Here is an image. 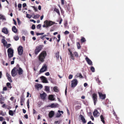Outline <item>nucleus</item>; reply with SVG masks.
I'll use <instances>...</instances> for the list:
<instances>
[{
    "mask_svg": "<svg viewBox=\"0 0 124 124\" xmlns=\"http://www.w3.org/2000/svg\"><path fill=\"white\" fill-rule=\"evenodd\" d=\"M13 20L14 22V24L16 25V23L15 20L14 19H13Z\"/></svg>",
    "mask_w": 124,
    "mask_h": 124,
    "instance_id": "63",
    "label": "nucleus"
},
{
    "mask_svg": "<svg viewBox=\"0 0 124 124\" xmlns=\"http://www.w3.org/2000/svg\"><path fill=\"white\" fill-rule=\"evenodd\" d=\"M85 59L88 64L91 66L93 65L92 62L87 57L85 58Z\"/></svg>",
    "mask_w": 124,
    "mask_h": 124,
    "instance_id": "13",
    "label": "nucleus"
},
{
    "mask_svg": "<svg viewBox=\"0 0 124 124\" xmlns=\"http://www.w3.org/2000/svg\"><path fill=\"white\" fill-rule=\"evenodd\" d=\"M7 90V88L6 87H5L3 88V91H6Z\"/></svg>",
    "mask_w": 124,
    "mask_h": 124,
    "instance_id": "59",
    "label": "nucleus"
},
{
    "mask_svg": "<svg viewBox=\"0 0 124 124\" xmlns=\"http://www.w3.org/2000/svg\"><path fill=\"white\" fill-rule=\"evenodd\" d=\"M66 10L67 12H69L70 11V8L69 6L68 5L67 8H66Z\"/></svg>",
    "mask_w": 124,
    "mask_h": 124,
    "instance_id": "32",
    "label": "nucleus"
},
{
    "mask_svg": "<svg viewBox=\"0 0 124 124\" xmlns=\"http://www.w3.org/2000/svg\"><path fill=\"white\" fill-rule=\"evenodd\" d=\"M40 16L39 15H36L34 16L33 18H36L39 17Z\"/></svg>",
    "mask_w": 124,
    "mask_h": 124,
    "instance_id": "43",
    "label": "nucleus"
},
{
    "mask_svg": "<svg viewBox=\"0 0 124 124\" xmlns=\"http://www.w3.org/2000/svg\"><path fill=\"white\" fill-rule=\"evenodd\" d=\"M9 114L10 115L12 116H13L14 115V113L13 111L9 110Z\"/></svg>",
    "mask_w": 124,
    "mask_h": 124,
    "instance_id": "36",
    "label": "nucleus"
},
{
    "mask_svg": "<svg viewBox=\"0 0 124 124\" xmlns=\"http://www.w3.org/2000/svg\"><path fill=\"white\" fill-rule=\"evenodd\" d=\"M11 46V44H8L7 45V44L6 46L7 48H8L10 47Z\"/></svg>",
    "mask_w": 124,
    "mask_h": 124,
    "instance_id": "51",
    "label": "nucleus"
},
{
    "mask_svg": "<svg viewBox=\"0 0 124 124\" xmlns=\"http://www.w3.org/2000/svg\"><path fill=\"white\" fill-rule=\"evenodd\" d=\"M69 31H65L64 32V34L65 35H67L69 34Z\"/></svg>",
    "mask_w": 124,
    "mask_h": 124,
    "instance_id": "54",
    "label": "nucleus"
},
{
    "mask_svg": "<svg viewBox=\"0 0 124 124\" xmlns=\"http://www.w3.org/2000/svg\"><path fill=\"white\" fill-rule=\"evenodd\" d=\"M80 41L82 43H83L86 41L84 37H82L80 39Z\"/></svg>",
    "mask_w": 124,
    "mask_h": 124,
    "instance_id": "29",
    "label": "nucleus"
},
{
    "mask_svg": "<svg viewBox=\"0 0 124 124\" xmlns=\"http://www.w3.org/2000/svg\"><path fill=\"white\" fill-rule=\"evenodd\" d=\"M74 54L75 57H78V53L76 52H74Z\"/></svg>",
    "mask_w": 124,
    "mask_h": 124,
    "instance_id": "47",
    "label": "nucleus"
},
{
    "mask_svg": "<svg viewBox=\"0 0 124 124\" xmlns=\"http://www.w3.org/2000/svg\"><path fill=\"white\" fill-rule=\"evenodd\" d=\"M43 47V45H40L36 47L34 50V53L36 55H37L40 51L41 50Z\"/></svg>",
    "mask_w": 124,
    "mask_h": 124,
    "instance_id": "3",
    "label": "nucleus"
},
{
    "mask_svg": "<svg viewBox=\"0 0 124 124\" xmlns=\"http://www.w3.org/2000/svg\"><path fill=\"white\" fill-rule=\"evenodd\" d=\"M7 53L8 57L10 59L13 56L14 51L12 48H9L7 50Z\"/></svg>",
    "mask_w": 124,
    "mask_h": 124,
    "instance_id": "2",
    "label": "nucleus"
},
{
    "mask_svg": "<svg viewBox=\"0 0 124 124\" xmlns=\"http://www.w3.org/2000/svg\"><path fill=\"white\" fill-rule=\"evenodd\" d=\"M26 6V3H24L23 4V7H24Z\"/></svg>",
    "mask_w": 124,
    "mask_h": 124,
    "instance_id": "62",
    "label": "nucleus"
},
{
    "mask_svg": "<svg viewBox=\"0 0 124 124\" xmlns=\"http://www.w3.org/2000/svg\"><path fill=\"white\" fill-rule=\"evenodd\" d=\"M4 98L3 97H1V98H0V103L1 104H3L4 102H3V101H4Z\"/></svg>",
    "mask_w": 124,
    "mask_h": 124,
    "instance_id": "27",
    "label": "nucleus"
},
{
    "mask_svg": "<svg viewBox=\"0 0 124 124\" xmlns=\"http://www.w3.org/2000/svg\"><path fill=\"white\" fill-rule=\"evenodd\" d=\"M48 99L50 100L53 101L54 100V96L52 95H49L48 97Z\"/></svg>",
    "mask_w": 124,
    "mask_h": 124,
    "instance_id": "21",
    "label": "nucleus"
},
{
    "mask_svg": "<svg viewBox=\"0 0 124 124\" xmlns=\"http://www.w3.org/2000/svg\"><path fill=\"white\" fill-rule=\"evenodd\" d=\"M77 48L78 49H80L81 47L80 44L79 42H77Z\"/></svg>",
    "mask_w": 124,
    "mask_h": 124,
    "instance_id": "34",
    "label": "nucleus"
},
{
    "mask_svg": "<svg viewBox=\"0 0 124 124\" xmlns=\"http://www.w3.org/2000/svg\"><path fill=\"white\" fill-rule=\"evenodd\" d=\"M44 33H36V35L37 36H38L39 35H42L44 34Z\"/></svg>",
    "mask_w": 124,
    "mask_h": 124,
    "instance_id": "45",
    "label": "nucleus"
},
{
    "mask_svg": "<svg viewBox=\"0 0 124 124\" xmlns=\"http://www.w3.org/2000/svg\"><path fill=\"white\" fill-rule=\"evenodd\" d=\"M18 54L20 55H21L23 54V48L22 46H19L17 49Z\"/></svg>",
    "mask_w": 124,
    "mask_h": 124,
    "instance_id": "6",
    "label": "nucleus"
},
{
    "mask_svg": "<svg viewBox=\"0 0 124 124\" xmlns=\"http://www.w3.org/2000/svg\"><path fill=\"white\" fill-rule=\"evenodd\" d=\"M46 55V53L45 51H42L39 54V60L42 62L44 61V59L45 58V57Z\"/></svg>",
    "mask_w": 124,
    "mask_h": 124,
    "instance_id": "1",
    "label": "nucleus"
},
{
    "mask_svg": "<svg viewBox=\"0 0 124 124\" xmlns=\"http://www.w3.org/2000/svg\"><path fill=\"white\" fill-rule=\"evenodd\" d=\"M100 118L101 119V121L104 124L105 122L104 120V118L103 117V116L102 115H101L100 116Z\"/></svg>",
    "mask_w": 124,
    "mask_h": 124,
    "instance_id": "24",
    "label": "nucleus"
},
{
    "mask_svg": "<svg viewBox=\"0 0 124 124\" xmlns=\"http://www.w3.org/2000/svg\"><path fill=\"white\" fill-rule=\"evenodd\" d=\"M14 39L15 40L17 41L18 40L19 37L17 36H15L14 37Z\"/></svg>",
    "mask_w": 124,
    "mask_h": 124,
    "instance_id": "37",
    "label": "nucleus"
},
{
    "mask_svg": "<svg viewBox=\"0 0 124 124\" xmlns=\"http://www.w3.org/2000/svg\"><path fill=\"white\" fill-rule=\"evenodd\" d=\"M98 93L100 99L102 100L105 99L106 98L105 94H103L99 92H98Z\"/></svg>",
    "mask_w": 124,
    "mask_h": 124,
    "instance_id": "10",
    "label": "nucleus"
},
{
    "mask_svg": "<svg viewBox=\"0 0 124 124\" xmlns=\"http://www.w3.org/2000/svg\"><path fill=\"white\" fill-rule=\"evenodd\" d=\"M41 26V25L40 24H38L37 26V29H40Z\"/></svg>",
    "mask_w": 124,
    "mask_h": 124,
    "instance_id": "44",
    "label": "nucleus"
},
{
    "mask_svg": "<svg viewBox=\"0 0 124 124\" xmlns=\"http://www.w3.org/2000/svg\"><path fill=\"white\" fill-rule=\"evenodd\" d=\"M61 116V114L60 113H57L56 115V117H59Z\"/></svg>",
    "mask_w": 124,
    "mask_h": 124,
    "instance_id": "50",
    "label": "nucleus"
},
{
    "mask_svg": "<svg viewBox=\"0 0 124 124\" xmlns=\"http://www.w3.org/2000/svg\"><path fill=\"white\" fill-rule=\"evenodd\" d=\"M18 8H21L22 7V4H19L18 5ZM21 10V8H19V10Z\"/></svg>",
    "mask_w": 124,
    "mask_h": 124,
    "instance_id": "42",
    "label": "nucleus"
},
{
    "mask_svg": "<svg viewBox=\"0 0 124 124\" xmlns=\"http://www.w3.org/2000/svg\"><path fill=\"white\" fill-rule=\"evenodd\" d=\"M44 23L46 24V27L51 26L55 23L54 22L52 21H48L47 20L45 21Z\"/></svg>",
    "mask_w": 124,
    "mask_h": 124,
    "instance_id": "4",
    "label": "nucleus"
},
{
    "mask_svg": "<svg viewBox=\"0 0 124 124\" xmlns=\"http://www.w3.org/2000/svg\"><path fill=\"white\" fill-rule=\"evenodd\" d=\"M12 30L15 33H16L17 32V30L16 27L15 26L12 27Z\"/></svg>",
    "mask_w": 124,
    "mask_h": 124,
    "instance_id": "22",
    "label": "nucleus"
},
{
    "mask_svg": "<svg viewBox=\"0 0 124 124\" xmlns=\"http://www.w3.org/2000/svg\"><path fill=\"white\" fill-rule=\"evenodd\" d=\"M31 28L32 29H34L35 28V26L34 24H33L31 27Z\"/></svg>",
    "mask_w": 124,
    "mask_h": 124,
    "instance_id": "53",
    "label": "nucleus"
},
{
    "mask_svg": "<svg viewBox=\"0 0 124 124\" xmlns=\"http://www.w3.org/2000/svg\"><path fill=\"white\" fill-rule=\"evenodd\" d=\"M17 22H18V24L19 25H20V24H21V22L20 21L19 19L18 18H17Z\"/></svg>",
    "mask_w": 124,
    "mask_h": 124,
    "instance_id": "52",
    "label": "nucleus"
},
{
    "mask_svg": "<svg viewBox=\"0 0 124 124\" xmlns=\"http://www.w3.org/2000/svg\"><path fill=\"white\" fill-rule=\"evenodd\" d=\"M25 100V99L24 98L23 95H22L20 98V102H24Z\"/></svg>",
    "mask_w": 124,
    "mask_h": 124,
    "instance_id": "26",
    "label": "nucleus"
},
{
    "mask_svg": "<svg viewBox=\"0 0 124 124\" xmlns=\"http://www.w3.org/2000/svg\"><path fill=\"white\" fill-rule=\"evenodd\" d=\"M75 77H79L80 78H83V77L82 75L80 73H78L77 75H76Z\"/></svg>",
    "mask_w": 124,
    "mask_h": 124,
    "instance_id": "25",
    "label": "nucleus"
},
{
    "mask_svg": "<svg viewBox=\"0 0 124 124\" xmlns=\"http://www.w3.org/2000/svg\"><path fill=\"white\" fill-rule=\"evenodd\" d=\"M54 11L55 12L57 13L58 15H60V13L59 10L56 8H54Z\"/></svg>",
    "mask_w": 124,
    "mask_h": 124,
    "instance_id": "20",
    "label": "nucleus"
},
{
    "mask_svg": "<svg viewBox=\"0 0 124 124\" xmlns=\"http://www.w3.org/2000/svg\"><path fill=\"white\" fill-rule=\"evenodd\" d=\"M47 69V66L45 64H44L42 68L40 70L39 72L40 73H42L46 70Z\"/></svg>",
    "mask_w": 124,
    "mask_h": 124,
    "instance_id": "9",
    "label": "nucleus"
},
{
    "mask_svg": "<svg viewBox=\"0 0 124 124\" xmlns=\"http://www.w3.org/2000/svg\"><path fill=\"white\" fill-rule=\"evenodd\" d=\"M16 69V67H15L11 71V74L12 76L15 77L16 75L17 72L15 70V69Z\"/></svg>",
    "mask_w": 124,
    "mask_h": 124,
    "instance_id": "11",
    "label": "nucleus"
},
{
    "mask_svg": "<svg viewBox=\"0 0 124 124\" xmlns=\"http://www.w3.org/2000/svg\"><path fill=\"white\" fill-rule=\"evenodd\" d=\"M46 94L45 92H44L42 94H40V97L42 100H45L46 99Z\"/></svg>",
    "mask_w": 124,
    "mask_h": 124,
    "instance_id": "12",
    "label": "nucleus"
},
{
    "mask_svg": "<svg viewBox=\"0 0 124 124\" xmlns=\"http://www.w3.org/2000/svg\"><path fill=\"white\" fill-rule=\"evenodd\" d=\"M31 7L34 8V10L35 12L37 11V8H36L35 6H31Z\"/></svg>",
    "mask_w": 124,
    "mask_h": 124,
    "instance_id": "48",
    "label": "nucleus"
},
{
    "mask_svg": "<svg viewBox=\"0 0 124 124\" xmlns=\"http://www.w3.org/2000/svg\"><path fill=\"white\" fill-rule=\"evenodd\" d=\"M90 70H91V71L93 72L95 71L94 68L93 66H91V67Z\"/></svg>",
    "mask_w": 124,
    "mask_h": 124,
    "instance_id": "40",
    "label": "nucleus"
},
{
    "mask_svg": "<svg viewBox=\"0 0 124 124\" xmlns=\"http://www.w3.org/2000/svg\"><path fill=\"white\" fill-rule=\"evenodd\" d=\"M33 114H34L36 113V111L34 109H33Z\"/></svg>",
    "mask_w": 124,
    "mask_h": 124,
    "instance_id": "61",
    "label": "nucleus"
},
{
    "mask_svg": "<svg viewBox=\"0 0 124 124\" xmlns=\"http://www.w3.org/2000/svg\"><path fill=\"white\" fill-rule=\"evenodd\" d=\"M61 3L62 5H64V0H61Z\"/></svg>",
    "mask_w": 124,
    "mask_h": 124,
    "instance_id": "56",
    "label": "nucleus"
},
{
    "mask_svg": "<svg viewBox=\"0 0 124 124\" xmlns=\"http://www.w3.org/2000/svg\"><path fill=\"white\" fill-rule=\"evenodd\" d=\"M97 95L96 93H93L92 95V98L93 100L94 105H95L97 101Z\"/></svg>",
    "mask_w": 124,
    "mask_h": 124,
    "instance_id": "7",
    "label": "nucleus"
},
{
    "mask_svg": "<svg viewBox=\"0 0 124 124\" xmlns=\"http://www.w3.org/2000/svg\"><path fill=\"white\" fill-rule=\"evenodd\" d=\"M1 42L3 44L4 46H6L7 44V41L5 40H1Z\"/></svg>",
    "mask_w": 124,
    "mask_h": 124,
    "instance_id": "23",
    "label": "nucleus"
},
{
    "mask_svg": "<svg viewBox=\"0 0 124 124\" xmlns=\"http://www.w3.org/2000/svg\"><path fill=\"white\" fill-rule=\"evenodd\" d=\"M41 79L42 80V82L43 83H48V81L47 78L43 76H42L40 77Z\"/></svg>",
    "mask_w": 124,
    "mask_h": 124,
    "instance_id": "16",
    "label": "nucleus"
},
{
    "mask_svg": "<svg viewBox=\"0 0 124 124\" xmlns=\"http://www.w3.org/2000/svg\"><path fill=\"white\" fill-rule=\"evenodd\" d=\"M55 56L57 58H59V53L58 52L56 53L55 54Z\"/></svg>",
    "mask_w": 124,
    "mask_h": 124,
    "instance_id": "33",
    "label": "nucleus"
},
{
    "mask_svg": "<svg viewBox=\"0 0 124 124\" xmlns=\"http://www.w3.org/2000/svg\"><path fill=\"white\" fill-rule=\"evenodd\" d=\"M2 32L6 34H8V29L6 27H4L2 29Z\"/></svg>",
    "mask_w": 124,
    "mask_h": 124,
    "instance_id": "18",
    "label": "nucleus"
},
{
    "mask_svg": "<svg viewBox=\"0 0 124 124\" xmlns=\"http://www.w3.org/2000/svg\"><path fill=\"white\" fill-rule=\"evenodd\" d=\"M45 75L47 76H48L50 75V74L49 72H47L45 73Z\"/></svg>",
    "mask_w": 124,
    "mask_h": 124,
    "instance_id": "60",
    "label": "nucleus"
},
{
    "mask_svg": "<svg viewBox=\"0 0 124 124\" xmlns=\"http://www.w3.org/2000/svg\"><path fill=\"white\" fill-rule=\"evenodd\" d=\"M29 99H28L27 102V107L28 108H29Z\"/></svg>",
    "mask_w": 124,
    "mask_h": 124,
    "instance_id": "46",
    "label": "nucleus"
},
{
    "mask_svg": "<svg viewBox=\"0 0 124 124\" xmlns=\"http://www.w3.org/2000/svg\"><path fill=\"white\" fill-rule=\"evenodd\" d=\"M100 113L97 109H95L93 113V115L94 116H99Z\"/></svg>",
    "mask_w": 124,
    "mask_h": 124,
    "instance_id": "14",
    "label": "nucleus"
},
{
    "mask_svg": "<svg viewBox=\"0 0 124 124\" xmlns=\"http://www.w3.org/2000/svg\"><path fill=\"white\" fill-rule=\"evenodd\" d=\"M6 76L7 77V78L8 77H11L10 75L8 73H6Z\"/></svg>",
    "mask_w": 124,
    "mask_h": 124,
    "instance_id": "57",
    "label": "nucleus"
},
{
    "mask_svg": "<svg viewBox=\"0 0 124 124\" xmlns=\"http://www.w3.org/2000/svg\"><path fill=\"white\" fill-rule=\"evenodd\" d=\"M58 104H55L54 103H52L51 104L50 106H49V107H51V108H55L56 107H58Z\"/></svg>",
    "mask_w": 124,
    "mask_h": 124,
    "instance_id": "19",
    "label": "nucleus"
},
{
    "mask_svg": "<svg viewBox=\"0 0 124 124\" xmlns=\"http://www.w3.org/2000/svg\"><path fill=\"white\" fill-rule=\"evenodd\" d=\"M79 116L81 118V119L82 120V122L83 123H85L86 122V121L84 118L83 116L81 115H79Z\"/></svg>",
    "mask_w": 124,
    "mask_h": 124,
    "instance_id": "17",
    "label": "nucleus"
},
{
    "mask_svg": "<svg viewBox=\"0 0 124 124\" xmlns=\"http://www.w3.org/2000/svg\"><path fill=\"white\" fill-rule=\"evenodd\" d=\"M26 17L29 18H31V16H30V15L28 14H26Z\"/></svg>",
    "mask_w": 124,
    "mask_h": 124,
    "instance_id": "55",
    "label": "nucleus"
},
{
    "mask_svg": "<svg viewBox=\"0 0 124 124\" xmlns=\"http://www.w3.org/2000/svg\"><path fill=\"white\" fill-rule=\"evenodd\" d=\"M61 123V121H55L54 123L56 124H60Z\"/></svg>",
    "mask_w": 124,
    "mask_h": 124,
    "instance_id": "49",
    "label": "nucleus"
},
{
    "mask_svg": "<svg viewBox=\"0 0 124 124\" xmlns=\"http://www.w3.org/2000/svg\"><path fill=\"white\" fill-rule=\"evenodd\" d=\"M54 114V111H51L49 112L48 116L50 118H52Z\"/></svg>",
    "mask_w": 124,
    "mask_h": 124,
    "instance_id": "15",
    "label": "nucleus"
},
{
    "mask_svg": "<svg viewBox=\"0 0 124 124\" xmlns=\"http://www.w3.org/2000/svg\"><path fill=\"white\" fill-rule=\"evenodd\" d=\"M6 85L9 88H11L12 87V86L11 85V84L10 83L8 82L7 83Z\"/></svg>",
    "mask_w": 124,
    "mask_h": 124,
    "instance_id": "31",
    "label": "nucleus"
},
{
    "mask_svg": "<svg viewBox=\"0 0 124 124\" xmlns=\"http://www.w3.org/2000/svg\"><path fill=\"white\" fill-rule=\"evenodd\" d=\"M53 89L54 92H59V90L57 89V87L56 86H55L53 87Z\"/></svg>",
    "mask_w": 124,
    "mask_h": 124,
    "instance_id": "28",
    "label": "nucleus"
},
{
    "mask_svg": "<svg viewBox=\"0 0 124 124\" xmlns=\"http://www.w3.org/2000/svg\"><path fill=\"white\" fill-rule=\"evenodd\" d=\"M73 76L72 75H69V79H71L72 78V77Z\"/></svg>",
    "mask_w": 124,
    "mask_h": 124,
    "instance_id": "58",
    "label": "nucleus"
},
{
    "mask_svg": "<svg viewBox=\"0 0 124 124\" xmlns=\"http://www.w3.org/2000/svg\"><path fill=\"white\" fill-rule=\"evenodd\" d=\"M24 117L26 119H27L28 118V116L27 114H25L24 116Z\"/></svg>",
    "mask_w": 124,
    "mask_h": 124,
    "instance_id": "64",
    "label": "nucleus"
},
{
    "mask_svg": "<svg viewBox=\"0 0 124 124\" xmlns=\"http://www.w3.org/2000/svg\"><path fill=\"white\" fill-rule=\"evenodd\" d=\"M16 67L17 68H19V69H17L16 70L17 71H18V74L19 75H21L22 74L23 72V71L22 69L21 68L19 67V65L18 64L16 65Z\"/></svg>",
    "mask_w": 124,
    "mask_h": 124,
    "instance_id": "8",
    "label": "nucleus"
},
{
    "mask_svg": "<svg viewBox=\"0 0 124 124\" xmlns=\"http://www.w3.org/2000/svg\"><path fill=\"white\" fill-rule=\"evenodd\" d=\"M36 87L38 88H42V86L40 84H38V85L36 86Z\"/></svg>",
    "mask_w": 124,
    "mask_h": 124,
    "instance_id": "38",
    "label": "nucleus"
},
{
    "mask_svg": "<svg viewBox=\"0 0 124 124\" xmlns=\"http://www.w3.org/2000/svg\"><path fill=\"white\" fill-rule=\"evenodd\" d=\"M81 107V106L80 105H77L75 107V108L76 110H78L80 109Z\"/></svg>",
    "mask_w": 124,
    "mask_h": 124,
    "instance_id": "35",
    "label": "nucleus"
},
{
    "mask_svg": "<svg viewBox=\"0 0 124 124\" xmlns=\"http://www.w3.org/2000/svg\"><path fill=\"white\" fill-rule=\"evenodd\" d=\"M78 82L76 79H74L71 81V87L72 88L75 87L77 85Z\"/></svg>",
    "mask_w": 124,
    "mask_h": 124,
    "instance_id": "5",
    "label": "nucleus"
},
{
    "mask_svg": "<svg viewBox=\"0 0 124 124\" xmlns=\"http://www.w3.org/2000/svg\"><path fill=\"white\" fill-rule=\"evenodd\" d=\"M70 55L71 59L74 60L75 59V58L74 56V55L72 54V52H70Z\"/></svg>",
    "mask_w": 124,
    "mask_h": 124,
    "instance_id": "30",
    "label": "nucleus"
},
{
    "mask_svg": "<svg viewBox=\"0 0 124 124\" xmlns=\"http://www.w3.org/2000/svg\"><path fill=\"white\" fill-rule=\"evenodd\" d=\"M8 79V81L11 83L12 82V81L11 78V77H8L7 78Z\"/></svg>",
    "mask_w": 124,
    "mask_h": 124,
    "instance_id": "41",
    "label": "nucleus"
},
{
    "mask_svg": "<svg viewBox=\"0 0 124 124\" xmlns=\"http://www.w3.org/2000/svg\"><path fill=\"white\" fill-rule=\"evenodd\" d=\"M96 80L97 81V83H98L99 85H100L101 83V81L99 79V78H97L96 79Z\"/></svg>",
    "mask_w": 124,
    "mask_h": 124,
    "instance_id": "39",
    "label": "nucleus"
}]
</instances>
